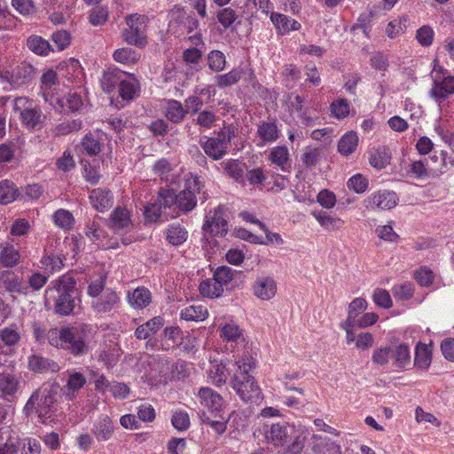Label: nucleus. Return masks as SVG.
I'll return each instance as SVG.
<instances>
[{
	"label": "nucleus",
	"mask_w": 454,
	"mask_h": 454,
	"mask_svg": "<svg viewBox=\"0 0 454 454\" xmlns=\"http://www.w3.org/2000/svg\"><path fill=\"white\" fill-rule=\"evenodd\" d=\"M413 278L419 286L428 287L431 286L434 282V274L431 269L423 266L414 272Z\"/></svg>",
	"instance_id": "obj_55"
},
{
	"label": "nucleus",
	"mask_w": 454,
	"mask_h": 454,
	"mask_svg": "<svg viewBox=\"0 0 454 454\" xmlns=\"http://www.w3.org/2000/svg\"><path fill=\"white\" fill-rule=\"evenodd\" d=\"M111 224L116 231L128 229L132 224L129 209L117 207L111 214Z\"/></svg>",
	"instance_id": "obj_37"
},
{
	"label": "nucleus",
	"mask_w": 454,
	"mask_h": 454,
	"mask_svg": "<svg viewBox=\"0 0 454 454\" xmlns=\"http://www.w3.org/2000/svg\"><path fill=\"white\" fill-rule=\"evenodd\" d=\"M0 263L4 267L12 268L16 266L20 259L19 249L15 248L12 244L0 245Z\"/></svg>",
	"instance_id": "obj_35"
},
{
	"label": "nucleus",
	"mask_w": 454,
	"mask_h": 454,
	"mask_svg": "<svg viewBox=\"0 0 454 454\" xmlns=\"http://www.w3.org/2000/svg\"><path fill=\"white\" fill-rule=\"evenodd\" d=\"M187 231L178 225L169 226L166 232L168 241L174 246L184 243L187 239Z\"/></svg>",
	"instance_id": "obj_54"
},
{
	"label": "nucleus",
	"mask_w": 454,
	"mask_h": 454,
	"mask_svg": "<svg viewBox=\"0 0 454 454\" xmlns=\"http://www.w3.org/2000/svg\"><path fill=\"white\" fill-rule=\"evenodd\" d=\"M399 173L402 177L417 180H423L430 176L427 163L422 160H412L410 163H401Z\"/></svg>",
	"instance_id": "obj_18"
},
{
	"label": "nucleus",
	"mask_w": 454,
	"mask_h": 454,
	"mask_svg": "<svg viewBox=\"0 0 454 454\" xmlns=\"http://www.w3.org/2000/svg\"><path fill=\"white\" fill-rule=\"evenodd\" d=\"M35 73L34 67L27 62L17 63L0 70V80L4 90L18 89L28 83Z\"/></svg>",
	"instance_id": "obj_7"
},
{
	"label": "nucleus",
	"mask_w": 454,
	"mask_h": 454,
	"mask_svg": "<svg viewBox=\"0 0 454 454\" xmlns=\"http://www.w3.org/2000/svg\"><path fill=\"white\" fill-rule=\"evenodd\" d=\"M207 64L213 71L220 72L226 65L225 55L220 51H211L207 55Z\"/></svg>",
	"instance_id": "obj_57"
},
{
	"label": "nucleus",
	"mask_w": 454,
	"mask_h": 454,
	"mask_svg": "<svg viewBox=\"0 0 454 454\" xmlns=\"http://www.w3.org/2000/svg\"><path fill=\"white\" fill-rule=\"evenodd\" d=\"M230 385L238 396L246 403H259L262 392L254 377L251 374L256 367L255 360L249 355L239 357L234 364Z\"/></svg>",
	"instance_id": "obj_1"
},
{
	"label": "nucleus",
	"mask_w": 454,
	"mask_h": 454,
	"mask_svg": "<svg viewBox=\"0 0 454 454\" xmlns=\"http://www.w3.org/2000/svg\"><path fill=\"white\" fill-rule=\"evenodd\" d=\"M27 45L30 51L37 55L46 56L50 51H54L51 44L43 37L32 35L27 38Z\"/></svg>",
	"instance_id": "obj_44"
},
{
	"label": "nucleus",
	"mask_w": 454,
	"mask_h": 454,
	"mask_svg": "<svg viewBox=\"0 0 454 454\" xmlns=\"http://www.w3.org/2000/svg\"><path fill=\"white\" fill-rule=\"evenodd\" d=\"M432 362V351L428 345L419 342L415 348L414 364L421 369H427Z\"/></svg>",
	"instance_id": "obj_43"
},
{
	"label": "nucleus",
	"mask_w": 454,
	"mask_h": 454,
	"mask_svg": "<svg viewBox=\"0 0 454 454\" xmlns=\"http://www.w3.org/2000/svg\"><path fill=\"white\" fill-rule=\"evenodd\" d=\"M92 433L98 442L109 440L114 433V424L110 417L107 415L98 417L93 424Z\"/></svg>",
	"instance_id": "obj_25"
},
{
	"label": "nucleus",
	"mask_w": 454,
	"mask_h": 454,
	"mask_svg": "<svg viewBox=\"0 0 454 454\" xmlns=\"http://www.w3.org/2000/svg\"><path fill=\"white\" fill-rule=\"evenodd\" d=\"M20 117L22 123L29 129H36L42 125L43 114L41 108L36 104Z\"/></svg>",
	"instance_id": "obj_47"
},
{
	"label": "nucleus",
	"mask_w": 454,
	"mask_h": 454,
	"mask_svg": "<svg viewBox=\"0 0 454 454\" xmlns=\"http://www.w3.org/2000/svg\"><path fill=\"white\" fill-rule=\"evenodd\" d=\"M407 21L406 17L390 21L386 27V35L391 39L399 36L404 32Z\"/></svg>",
	"instance_id": "obj_58"
},
{
	"label": "nucleus",
	"mask_w": 454,
	"mask_h": 454,
	"mask_svg": "<svg viewBox=\"0 0 454 454\" xmlns=\"http://www.w3.org/2000/svg\"><path fill=\"white\" fill-rule=\"evenodd\" d=\"M390 356L392 365L396 371L404 370L411 364V350L407 343H400L395 347H391Z\"/></svg>",
	"instance_id": "obj_23"
},
{
	"label": "nucleus",
	"mask_w": 454,
	"mask_h": 454,
	"mask_svg": "<svg viewBox=\"0 0 454 454\" xmlns=\"http://www.w3.org/2000/svg\"><path fill=\"white\" fill-rule=\"evenodd\" d=\"M165 116L172 122H179L184 117L186 111L176 100H168L164 106Z\"/></svg>",
	"instance_id": "obj_49"
},
{
	"label": "nucleus",
	"mask_w": 454,
	"mask_h": 454,
	"mask_svg": "<svg viewBox=\"0 0 454 454\" xmlns=\"http://www.w3.org/2000/svg\"><path fill=\"white\" fill-rule=\"evenodd\" d=\"M138 82L133 74L126 73V77L122 79L119 85V95L125 101L133 100L138 94Z\"/></svg>",
	"instance_id": "obj_30"
},
{
	"label": "nucleus",
	"mask_w": 454,
	"mask_h": 454,
	"mask_svg": "<svg viewBox=\"0 0 454 454\" xmlns=\"http://www.w3.org/2000/svg\"><path fill=\"white\" fill-rule=\"evenodd\" d=\"M265 441L274 446H283L287 442L289 434L287 426L280 423L264 424L262 427Z\"/></svg>",
	"instance_id": "obj_15"
},
{
	"label": "nucleus",
	"mask_w": 454,
	"mask_h": 454,
	"mask_svg": "<svg viewBox=\"0 0 454 454\" xmlns=\"http://www.w3.org/2000/svg\"><path fill=\"white\" fill-rule=\"evenodd\" d=\"M312 450L316 454H340V446L330 438L313 434Z\"/></svg>",
	"instance_id": "obj_28"
},
{
	"label": "nucleus",
	"mask_w": 454,
	"mask_h": 454,
	"mask_svg": "<svg viewBox=\"0 0 454 454\" xmlns=\"http://www.w3.org/2000/svg\"><path fill=\"white\" fill-rule=\"evenodd\" d=\"M281 135V130L278 129L275 120L270 121H261L258 124L256 136L259 141L256 143L257 146H264L268 144L276 142Z\"/></svg>",
	"instance_id": "obj_17"
},
{
	"label": "nucleus",
	"mask_w": 454,
	"mask_h": 454,
	"mask_svg": "<svg viewBox=\"0 0 454 454\" xmlns=\"http://www.w3.org/2000/svg\"><path fill=\"white\" fill-rule=\"evenodd\" d=\"M19 380L11 363H0V397L10 400L18 390Z\"/></svg>",
	"instance_id": "obj_14"
},
{
	"label": "nucleus",
	"mask_w": 454,
	"mask_h": 454,
	"mask_svg": "<svg viewBox=\"0 0 454 454\" xmlns=\"http://www.w3.org/2000/svg\"><path fill=\"white\" fill-rule=\"evenodd\" d=\"M330 111L336 119H345L349 114L350 104L346 98L334 99L330 105Z\"/></svg>",
	"instance_id": "obj_51"
},
{
	"label": "nucleus",
	"mask_w": 454,
	"mask_h": 454,
	"mask_svg": "<svg viewBox=\"0 0 454 454\" xmlns=\"http://www.w3.org/2000/svg\"><path fill=\"white\" fill-rule=\"evenodd\" d=\"M176 200L179 212L181 210L189 211L196 206V197L189 190H184L178 195L176 194Z\"/></svg>",
	"instance_id": "obj_53"
},
{
	"label": "nucleus",
	"mask_w": 454,
	"mask_h": 454,
	"mask_svg": "<svg viewBox=\"0 0 454 454\" xmlns=\"http://www.w3.org/2000/svg\"><path fill=\"white\" fill-rule=\"evenodd\" d=\"M252 289L254 296L258 299L269 301L277 293V283L270 277H259L254 282Z\"/></svg>",
	"instance_id": "obj_20"
},
{
	"label": "nucleus",
	"mask_w": 454,
	"mask_h": 454,
	"mask_svg": "<svg viewBox=\"0 0 454 454\" xmlns=\"http://www.w3.org/2000/svg\"><path fill=\"white\" fill-rule=\"evenodd\" d=\"M113 58L116 62L122 64H131L137 60L138 55L135 51L129 48H121L116 50L114 52Z\"/></svg>",
	"instance_id": "obj_59"
},
{
	"label": "nucleus",
	"mask_w": 454,
	"mask_h": 454,
	"mask_svg": "<svg viewBox=\"0 0 454 454\" xmlns=\"http://www.w3.org/2000/svg\"><path fill=\"white\" fill-rule=\"evenodd\" d=\"M200 403L205 407L200 421L210 427L216 436L222 435L226 431L228 420L235 415V411L225 419L222 414V396L209 387H200Z\"/></svg>",
	"instance_id": "obj_2"
},
{
	"label": "nucleus",
	"mask_w": 454,
	"mask_h": 454,
	"mask_svg": "<svg viewBox=\"0 0 454 454\" xmlns=\"http://www.w3.org/2000/svg\"><path fill=\"white\" fill-rule=\"evenodd\" d=\"M203 231L212 236L223 237L228 231V222L226 220V208L219 205L215 210L206 215L203 224Z\"/></svg>",
	"instance_id": "obj_10"
},
{
	"label": "nucleus",
	"mask_w": 454,
	"mask_h": 454,
	"mask_svg": "<svg viewBox=\"0 0 454 454\" xmlns=\"http://www.w3.org/2000/svg\"><path fill=\"white\" fill-rule=\"evenodd\" d=\"M104 134L99 132L87 134L81 145L89 155H97L100 153L104 141Z\"/></svg>",
	"instance_id": "obj_36"
},
{
	"label": "nucleus",
	"mask_w": 454,
	"mask_h": 454,
	"mask_svg": "<svg viewBox=\"0 0 454 454\" xmlns=\"http://www.w3.org/2000/svg\"><path fill=\"white\" fill-rule=\"evenodd\" d=\"M4 287L11 293H25L27 290L26 285L12 271H6L2 274L0 278Z\"/></svg>",
	"instance_id": "obj_42"
},
{
	"label": "nucleus",
	"mask_w": 454,
	"mask_h": 454,
	"mask_svg": "<svg viewBox=\"0 0 454 454\" xmlns=\"http://www.w3.org/2000/svg\"><path fill=\"white\" fill-rule=\"evenodd\" d=\"M227 363L223 361H211L208 369L207 370V382L221 387L226 383L227 380Z\"/></svg>",
	"instance_id": "obj_24"
},
{
	"label": "nucleus",
	"mask_w": 454,
	"mask_h": 454,
	"mask_svg": "<svg viewBox=\"0 0 454 454\" xmlns=\"http://www.w3.org/2000/svg\"><path fill=\"white\" fill-rule=\"evenodd\" d=\"M128 302L137 309L147 307L152 301L151 292L145 287H137L127 294Z\"/></svg>",
	"instance_id": "obj_29"
},
{
	"label": "nucleus",
	"mask_w": 454,
	"mask_h": 454,
	"mask_svg": "<svg viewBox=\"0 0 454 454\" xmlns=\"http://www.w3.org/2000/svg\"><path fill=\"white\" fill-rule=\"evenodd\" d=\"M47 340L51 346L68 350L75 356L87 350L85 325L51 328L47 332Z\"/></svg>",
	"instance_id": "obj_3"
},
{
	"label": "nucleus",
	"mask_w": 454,
	"mask_h": 454,
	"mask_svg": "<svg viewBox=\"0 0 454 454\" xmlns=\"http://www.w3.org/2000/svg\"><path fill=\"white\" fill-rule=\"evenodd\" d=\"M225 173L234 180L238 181L243 176V166L237 160H229L223 163Z\"/></svg>",
	"instance_id": "obj_62"
},
{
	"label": "nucleus",
	"mask_w": 454,
	"mask_h": 454,
	"mask_svg": "<svg viewBox=\"0 0 454 454\" xmlns=\"http://www.w3.org/2000/svg\"><path fill=\"white\" fill-rule=\"evenodd\" d=\"M233 132L230 129L221 131L216 137H210L203 145L205 153L214 160H219L226 153Z\"/></svg>",
	"instance_id": "obj_12"
},
{
	"label": "nucleus",
	"mask_w": 454,
	"mask_h": 454,
	"mask_svg": "<svg viewBox=\"0 0 454 454\" xmlns=\"http://www.w3.org/2000/svg\"><path fill=\"white\" fill-rule=\"evenodd\" d=\"M170 24H184V27H188V34L192 35L195 31L194 28L197 27V21L193 20L187 14L186 11L182 7H175L170 12Z\"/></svg>",
	"instance_id": "obj_38"
},
{
	"label": "nucleus",
	"mask_w": 454,
	"mask_h": 454,
	"mask_svg": "<svg viewBox=\"0 0 454 454\" xmlns=\"http://www.w3.org/2000/svg\"><path fill=\"white\" fill-rule=\"evenodd\" d=\"M54 224L64 231L71 230L74 224L73 214L64 208L56 210L51 215Z\"/></svg>",
	"instance_id": "obj_46"
},
{
	"label": "nucleus",
	"mask_w": 454,
	"mask_h": 454,
	"mask_svg": "<svg viewBox=\"0 0 454 454\" xmlns=\"http://www.w3.org/2000/svg\"><path fill=\"white\" fill-rule=\"evenodd\" d=\"M358 136L355 131L346 132L339 140V153L344 156L350 155L356 151L358 145Z\"/></svg>",
	"instance_id": "obj_40"
},
{
	"label": "nucleus",
	"mask_w": 454,
	"mask_h": 454,
	"mask_svg": "<svg viewBox=\"0 0 454 454\" xmlns=\"http://www.w3.org/2000/svg\"><path fill=\"white\" fill-rule=\"evenodd\" d=\"M57 390L52 386H43L32 394L24 407V412L27 416L33 412L42 423H46L55 411Z\"/></svg>",
	"instance_id": "obj_6"
},
{
	"label": "nucleus",
	"mask_w": 454,
	"mask_h": 454,
	"mask_svg": "<svg viewBox=\"0 0 454 454\" xmlns=\"http://www.w3.org/2000/svg\"><path fill=\"white\" fill-rule=\"evenodd\" d=\"M199 32L195 31L190 35L184 42V60L186 64H197L199 61Z\"/></svg>",
	"instance_id": "obj_34"
},
{
	"label": "nucleus",
	"mask_w": 454,
	"mask_h": 454,
	"mask_svg": "<svg viewBox=\"0 0 454 454\" xmlns=\"http://www.w3.org/2000/svg\"><path fill=\"white\" fill-rule=\"evenodd\" d=\"M372 301L382 309H390L393 305L389 293L382 288H376L373 291Z\"/></svg>",
	"instance_id": "obj_64"
},
{
	"label": "nucleus",
	"mask_w": 454,
	"mask_h": 454,
	"mask_svg": "<svg viewBox=\"0 0 454 454\" xmlns=\"http://www.w3.org/2000/svg\"><path fill=\"white\" fill-rule=\"evenodd\" d=\"M433 86L429 95L441 103L454 94V75L442 67H434L432 72Z\"/></svg>",
	"instance_id": "obj_8"
},
{
	"label": "nucleus",
	"mask_w": 454,
	"mask_h": 454,
	"mask_svg": "<svg viewBox=\"0 0 454 454\" xmlns=\"http://www.w3.org/2000/svg\"><path fill=\"white\" fill-rule=\"evenodd\" d=\"M57 74L55 71L51 69L45 71L41 78V90L45 101L50 102L55 110H63L65 109L64 100L60 99L59 97H55L54 95L57 86Z\"/></svg>",
	"instance_id": "obj_13"
},
{
	"label": "nucleus",
	"mask_w": 454,
	"mask_h": 454,
	"mask_svg": "<svg viewBox=\"0 0 454 454\" xmlns=\"http://www.w3.org/2000/svg\"><path fill=\"white\" fill-rule=\"evenodd\" d=\"M89 199L91 206L99 212L106 211L114 203L112 192L103 188L93 189L90 192Z\"/></svg>",
	"instance_id": "obj_22"
},
{
	"label": "nucleus",
	"mask_w": 454,
	"mask_h": 454,
	"mask_svg": "<svg viewBox=\"0 0 454 454\" xmlns=\"http://www.w3.org/2000/svg\"><path fill=\"white\" fill-rule=\"evenodd\" d=\"M399 201L398 195L393 191H378L364 200V207L368 210H389Z\"/></svg>",
	"instance_id": "obj_11"
},
{
	"label": "nucleus",
	"mask_w": 454,
	"mask_h": 454,
	"mask_svg": "<svg viewBox=\"0 0 454 454\" xmlns=\"http://www.w3.org/2000/svg\"><path fill=\"white\" fill-rule=\"evenodd\" d=\"M67 383L62 387V395L68 401L74 400L80 389L86 384V377L80 372L71 370L67 372Z\"/></svg>",
	"instance_id": "obj_16"
},
{
	"label": "nucleus",
	"mask_w": 454,
	"mask_h": 454,
	"mask_svg": "<svg viewBox=\"0 0 454 454\" xmlns=\"http://www.w3.org/2000/svg\"><path fill=\"white\" fill-rule=\"evenodd\" d=\"M214 281L217 287H215L213 294L222 295L223 292V286L228 285L233 278V270L231 268L227 266L218 267L213 275Z\"/></svg>",
	"instance_id": "obj_33"
},
{
	"label": "nucleus",
	"mask_w": 454,
	"mask_h": 454,
	"mask_svg": "<svg viewBox=\"0 0 454 454\" xmlns=\"http://www.w3.org/2000/svg\"><path fill=\"white\" fill-rule=\"evenodd\" d=\"M323 154V148L308 145L302 150L301 160L305 168L311 169L320 161Z\"/></svg>",
	"instance_id": "obj_39"
},
{
	"label": "nucleus",
	"mask_w": 454,
	"mask_h": 454,
	"mask_svg": "<svg viewBox=\"0 0 454 454\" xmlns=\"http://www.w3.org/2000/svg\"><path fill=\"white\" fill-rule=\"evenodd\" d=\"M368 184L367 178L362 174L352 176L347 182L348 188L358 194L364 193L368 189Z\"/></svg>",
	"instance_id": "obj_60"
},
{
	"label": "nucleus",
	"mask_w": 454,
	"mask_h": 454,
	"mask_svg": "<svg viewBox=\"0 0 454 454\" xmlns=\"http://www.w3.org/2000/svg\"><path fill=\"white\" fill-rule=\"evenodd\" d=\"M434 32L428 25L420 27L416 32V39L421 46H431L434 41Z\"/></svg>",
	"instance_id": "obj_63"
},
{
	"label": "nucleus",
	"mask_w": 454,
	"mask_h": 454,
	"mask_svg": "<svg viewBox=\"0 0 454 454\" xmlns=\"http://www.w3.org/2000/svg\"><path fill=\"white\" fill-rule=\"evenodd\" d=\"M19 190L15 184L8 179L0 181V203L9 204L19 197Z\"/></svg>",
	"instance_id": "obj_45"
},
{
	"label": "nucleus",
	"mask_w": 454,
	"mask_h": 454,
	"mask_svg": "<svg viewBox=\"0 0 454 454\" xmlns=\"http://www.w3.org/2000/svg\"><path fill=\"white\" fill-rule=\"evenodd\" d=\"M153 174L163 183L173 184L176 180L174 168L166 159L157 160L153 167Z\"/></svg>",
	"instance_id": "obj_31"
},
{
	"label": "nucleus",
	"mask_w": 454,
	"mask_h": 454,
	"mask_svg": "<svg viewBox=\"0 0 454 454\" xmlns=\"http://www.w3.org/2000/svg\"><path fill=\"white\" fill-rule=\"evenodd\" d=\"M126 77V73L120 69L109 68L101 78L102 90L106 93H112L121 83Z\"/></svg>",
	"instance_id": "obj_26"
},
{
	"label": "nucleus",
	"mask_w": 454,
	"mask_h": 454,
	"mask_svg": "<svg viewBox=\"0 0 454 454\" xmlns=\"http://www.w3.org/2000/svg\"><path fill=\"white\" fill-rule=\"evenodd\" d=\"M221 337L228 342H237L242 337V330L236 324H226L221 328Z\"/></svg>",
	"instance_id": "obj_56"
},
{
	"label": "nucleus",
	"mask_w": 454,
	"mask_h": 454,
	"mask_svg": "<svg viewBox=\"0 0 454 454\" xmlns=\"http://www.w3.org/2000/svg\"><path fill=\"white\" fill-rule=\"evenodd\" d=\"M313 216L322 228L327 231L340 230L344 226V221L340 217H333L326 212H314Z\"/></svg>",
	"instance_id": "obj_41"
},
{
	"label": "nucleus",
	"mask_w": 454,
	"mask_h": 454,
	"mask_svg": "<svg viewBox=\"0 0 454 454\" xmlns=\"http://www.w3.org/2000/svg\"><path fill=\"white\" fill-rule=\"evenodd\" d=\"M243 74L242 68H233L226 74L216 75L215 84L221 89L232 86L241 79Z\"/></svg>",
	"instance_id": "obj_48"
},
{
	"label": "nucleus",
	"mask_w": 454,
	"mask_h": 454,
	"mask_svg": "<svg viewBox=\"0 0 454 454\" xmlns=\"http://www.w3.org/2000/svg\"><path fill=\"white\" fill-rule=\"evenodd\" d=\"M391 156L385 148L376 149L369 158L370 165L376 169H382L390 163Z\"/></svg>",
	"instance_id": "obj_50"
},
{
	"label": "nucleus",
	"mask_w": 454,
	"mask_h": 454,
	"mask_svg": "<svg viewBox=\"0 0 454 454\" xmlns=\"http://www.w3.org/2000/svg\"><path fill=\"white\" fill-rule=\"evenodd\" d=\"M75 280L72 277L63 276L53 282V286L46 290L47 299L55 301L56 312L69 315L75 307Z\"/></svg>",
	"instance_id": "obj_5"
},
{
	"label": "nucleus",
	"mask_w": 454,
	"mask_h": 454,
	"mask_svg": "<svg viewBox=\"0 0 454 454\" xmlns=\"http://www.w3.org/2000/svg\"><path fill=\"white\" fill-rule=\"evenodd\" d=\"M105 278L99 276L88 286V294L93 298L91 308L97 314H110L120 307V294L112 288H105Z\"/></svg>",
	"instance_id": "obj_4"
},
{
	"label": "nucleus",
	"mask_w": 454,
	"mask_h": 454,
	"mask_svg": "<svg viewBox=\"0 0 454 454\" xmlns=\"http://www.w3.org/2000/svg\"><path fill=\"white\" fill-rule=\"evenodd\" d=\"M147 17L137 13L126 17L127 27L121 32L122 38L129 44L143 47L146 43L145 31Z\"/></svg>",
	"instance_id": "obj_9"
},
{
	"label": "nucleus",
	"mask_w": 454,
	"mask_h": 454,
	"mask_svg": "<svg viewBox=\"0 0 454 454\" xmlns=\"http://www.w3.org/2000/svg\"><path fill=\"white\" fill-rule=\"evenodd\" d=\"M414 285L411 282H403L395 285L392 287V293L395 299L400 301H408L414 294Z\"/></svg>",
	"instance_id": "obj_52"
},
{
	"label": "nucleus",
	"mask_w": 454,
	"mask_h": 454,
	"mask_svg": "<svg viewBox=\"0 0 454 454\" xmlns=\"http://www.w3.org/2000/svg\"><path fill=\"white\" fill-rule=\"evenodd\" d=\"M28 365L32 371L39 373L56 372L59 370L56 362L38 355H33L29 357Z\"/></svg>",
	"instance_id": "obj_32"
},
{
	"label": "nucleus",
	"mask_w": 454,
	"mask_h": 454,
	"mask_svg": "<svg viewBox=\"0 0 454 454\" xmlns=\"http://www.w3.org/2000/svg\"><path fill=\"white\" fill-rule=\"evenodd\" d=\"M391 346L380 347L373 350L372 361L378 366H384L391 360Z\"/></svg>",
	"instance_id": "obj_61"
},
{
	"label": "nucleus",
	"mask_w": 454,
	"mask_h": 454,
	"mask_svg": "<svg viewBox=\"0 0 454 454\" xmlns=\"http://www.w3.org/2000/svg\"><path fill=\"white\" fill-rule=\"evenodd\" d=\"M269 160L283 172L289 173L291 171V160L289 150L286 145H278L271 148Z\"/></svg>",
	"instance_id": "obj_21"
},
{
	"label": "nucleus",
	"mask_w": 454,
	"mask_h": 454,
	"mask_svg": "<svg viewBox=\"0 0 454 454\" xmlns=\"http://www.w3.org/2000/svg\"><path fill=\"white\" fill-rule=\"evenodd\" d=\"M270 20L275 26L276 29L281 34H286L291 31H296L301 28V24L285 14L271 12Z\"/></svg>",
	"instance_id": "obj_27"
},
{
	"label": "nucleus",
	"mask_w": 454,
	"mask_h": 454,
	"mask_svg": "<svg viewBox=\"0 0 454 454\" xmlns=\"http://www.w3.org/2000/svg\"><path fill=\"white\" fill-rule=\"evenodd\" d=\"M158 204L163 212L164 219L176 218L179 215L174 190L161 189L159 193Z\"/></svg>",
	"instance_id": "obj_19"
}]
</instances>
